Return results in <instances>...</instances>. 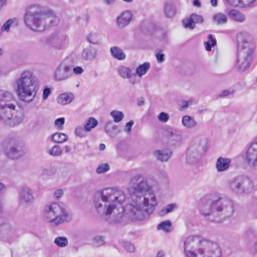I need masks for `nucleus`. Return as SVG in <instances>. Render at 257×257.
<instances>
[{"instance_id":"nucleus-1","label":"nucleus","mask_w":257,"mask_h":257,"mask_svg":"<svg viewBox=\"0 0 257 257\" xmlns=\"http://www.w3.org/2000/svg\"><path fill=\"white\" fill-rule=\"evenodd\" d=\"M127 190L133 198L128 205L133 219L142 220L153 213L158 204L156 195L152 186L141 175H136L132 178Z\"/></svg>"},{"instance_id":"nucleus-2","label":"nucleus","mask_w":257,"mask_h":257,"mask_svg":"<svg viewBox=\"0 0 257 257\" xmlns=\"http://www.w3.org/2000/svg\"><path fill=\"white\" fill-rule=\"evenodd\" d=\"M124 193L114 188H105L96 192L94 196L93 203L97 213L111 223L121 221L125 200Z\"/></svg>"},{"instance_id":"nucleus-3","label":"nucleus","mask_w":257,"mask_h":257,"mask_svg":"<svg viewBox=\"0 0 257 257\" xmlns=\"http://www.w3.org/2000/svg\"><path fill=\"white\" fill-rule=\"evenodd\" d=\"M184 250L187 257H221L219 244L198 235H191L184 242Z\"/></svg>"},{"instance_id":"nucleus-4","label":"nucleus","mask_w":257,"mask_h":257,"mask_svg":"<svg viewBox=\"0 0 257 257\" xmlns=\"http://www.w3.org/2000/svg\"><path fill=\"white\" fill-rule=\"evenodd\" d=\"M24 21L31 30L42 32L50 26L57 25L59 19L51 12H45L40 5H32L26 11Z\"/></svg>"},{"instance_id":"nucleus-5","label":"nucleus","mask_w":257,"mask_h":257,"mask_svg":"<svg viewBox=\"0 0 257 257\" xmlns=\"http://www.w3.org/2000/svg\"><path fill=\"white\" fill-rule=\"evenodd\" d=\"M17 104L12 93L0 91V119L10 125L21 123L24 118V113L17 109Z\"/></svg>"},{"instance_id":"nucleus-6","label":"nucleus","mask_w":257,"mask_h":257,"mask_svg":"<svg viewBox=\"0 0 257 257\" xmlns=\"http://www.w3.org/2000/svg\"><path fill=\"white\" fill-rule=\"evenodd\" d=\"M237 56L236 67L240 71H245L250 66L252 55L256 48L255 39L250 36L248 40L244 32H240L237 35Z\"/></svg>"},{"instance_id":"nucleus-7","label":"nucleus","mask_w":257,"mask_h":257,"mask_svg":"<svg viewBox=\"0 0 257 257\" xmlns=\"http://www.w3.org/2000/svg\"><path fill=\"white\" fill-rule=\"evenodd\" d=\"M46 220L55 225L69 221L70 218L65 207L59 203H52L45 208Z\"/></svg>"},{"instance_id":"nucleus-8","label":"nucleus","mask_w":257,"mask_h":257,"mask_svg":"<svg viewBox=\"0 0 257 257\" xmlns=\"http://www.w3.org/2000/svg\"><path fill=\"white\" fill-rule=\"evenodd\" d=\"M38 89L34 81H18L16 92L21 101L30 103L35 99Z\"/></svg>"},{"instance_id":"nucleus-9","label":"nucleus","mask_w":257,"mask_h":257,"mask_svg":"<svg viewBox=\"0 0 257 257\" xmlns=\"http://www.w3.org/2000/svg\"><path fill=\"white\" fill-rule=\"evenodd\" d=\"M206 140L201 139L192 142L188 148L185 156L186 162L193 164L198 162L206 152Z\"/></svg>"},{"instance_id":"nucleus-10","label":"nucleus","mask_w":257,"mask_h":257,"mask_svg":"<svg viewBox=\"0 0 257 257\" xmlns=\"http://www.w3.org/2000/svg\"><path fill=\"white\" fill-rule=\"evenodd\" d=\"M213 208L216 212L221 213L225 217L229 218L234 213V207L232 201L229 198L219 197L215 199Z\"/></svg>"},{"instance_id":"nucleus-11","label":"nucleus","mask_w":257,"mask_h":257,"mask_svg":"<svg viewBox=\"0 0 257 257\" xmlns=\"http://www.w3.org/2000/svg\"><path fill=\"white\" fill-rule=\"evenodd\" d=\"M4 153L6 157L11 160L18 159L25 154L20 147L19 141L13 138L7 140Z\"/></svg>"},{"instance_id":"nucleus-12","label":"nucleus","mask_w":257,"mask_h":257,"mask_svg":"<svg viewBox=\"0 0 257 257\" xmlns=\"http://www.w3.org/2000/svg\"><path fill=\"white\" fill-rule=\"evenodd\" d=\"M73 76L72 62L69 59L61 62L56 69L55 77L57 80L70 79Z\"/></svg>"},{"instance_id":"nucleus-13","label":"nucleus","mask_w":257,"mask_h":257,"mask_svg":"<svg viewBox=\"0 0 257 257\" xmlns=\"http://www.w3.org/2000/svg\"><path fill=\"white\" fill-rule=\"evenodd\" d=\"M244 163L251 169L257 170V136L246 152Z\"/></svg>"},{"instance_id":"nucleus-14","label":"nucleus","mask_w":257,"mask_h":257,"mask_svg":"<svg viewBox=\"0 0 257 257\" xmlns=\"http://www.w3.org/2000/svg\"><path fill=\"white\" fill-rule=\"evenodd\" d=\"M18 198L20 204L22 206H30L34 200L33 190L27 186L22 187L19 190Z\"/></svg>"},{"instance_id":"nucleus-15","label":"nucleus","mask_w":257,"mask_h":257,"mask_svg":"<svg viewBox=\"0 0 257 257\" xmlns=\"http://www.w3.org/2000/svg\"><path fill=\"white\" fill-rule=\"evenodd\" d=\"M215 199L212 200L210 195H206L201 198L199 203V208L200 212L205 216L210 215L213 212H216L213 208Z\"/></svg>"},{"instance_id":"nucleus-16","label":"nucleus","mask_w":257,"mask_h":257,"mask_svg":"<svg viewBox=\"0 0 257 257\" xmlns=\"http://www.w3.org/2000/svg\"><path fill=\"white\" fill-rule=\"evenodd\" d=\"M132 18L133 14L131 11H124L117 17L115 25L118 29H124L129 25L132 20Z\"/></svg>"},{"instance_id":"nucleus-17","label":"nucleus","mask_w":257,"mask_h":257,"mask_svg":"<svg viewBox=\"0 0 257 257\" xmlns=\"http://www.w3.org/2000/svg\"><path fill=\"white\" fill-rule=\"evenodd\" d=\"M253 189L254 185L251 180L247 177L242 176L238 194H248L251 192Z\"/></svg>"},{"instance_id":"nucleus-18","label":"nucleus","mask_w":257,"mask_h":257,"mask_svg":"<svg viewBox=\"0 0 257 257\" xmlns=\"http://www.w3.org/2000/svg\"><path fill=\"white\" fill-rule=\"evenodd\" d=\"M117 72L122 78L124 79H131L135 78L134 70L126 66L121 65L118 66Z\"/></svg>"},{"instance_id":"nucleus-19","label":"nucleus","mask_w":257,"mask_h":257,"mask_svg":"<svg viewBox=\"0 0 257 257\" xmlns=\"http://www.w3.org/2000/svg\"><path fill=\"white\" fill-rule=\"evenodd\" d=\"M172 155V152L169 149L156 150L153 153L154 157L161 162L168 161Z\"/></svg>"},{"instance_id":"nucleus-20","label":"nucleus","mask_w":257,"mask_h":257,"mask_svg":"<svg viewBox=\"0 0 257 257\" xmlns=\"http://www.w3.org/2000/svg\"><path fill=\"white\" fill-rule=\"evenodd\" d=\"M231 163V160L229 158L219 157L216 162L215 167L218 172H224L228 169Z\"/></svg>"},{"instance_id":"nucleus-21","label":"nucleus","mask_w":257,"mask_h":257,"mask_svg":"<svg viewBox=\"0 0 257 257\" xmlns=\"http://www.w3.org/2000/svg\"><path fill=\"white\" fill-rule=\"evenodd\" d=\"M181 124L186 129H194L198 125V122L195 118L189 115H185L182 117Z\"/></svg>"},{"instance_id":"nucleus-22","label":"nucleus","mask_w":257,"mask_h":257,"mask_svg":"<svg viewBox=\"0 0 257 257\" xmlns=\"http://www.w3.org/2000/svg\"><path fill=\"white\" fill-rule=\"evenodd\" d=\"M230 19L232 21L238 23H243L246 21L245 15L236 10H231L228 13Z\"/></svg>"},{"instance_id":"nucleus-23","label":"nucleus","mask_w":257,"mask_h":257,"mask_svg":"<svg viewBox=\"0 0 257 257\" xmlns=\"http://www.w3.org/2000/svg\"><path fill=\"white\" fill-rule=\"evenodd\" d=\"M74 99L72 93H64L59 95L56 99L57 102L61 105H67L70 103Z\"/></svg>"},{"instance_id":"nucleus-24","label":"nucleus","mask_w":257,"mask_h":257,"mask_svg":"<svg viewBox=\"0 0 257 257\" xmlns=\"http://www.w3.org/2000/svg\"><path fill=\"white\" fill-rule=\"evenodd\" d=\"M242 176L231 179L228 182V188L233 193L238 194Z\"/></svg>"},{"instance_id":"nucleus-25","label":"nucleus","mask_w":257,"mask_h":257,"mask_svg":"<svg viewBox=\"0 0 257 257\" xmlns=\"http://www.w3.org/2000/svg\"><path fill=\"white\" fill-rule=\"evenodd\" d=\"M111 56L119 61L123 60L126 58V55L123 51L119 47L114 46L110 49Z\"/></svg>"},{"instance_id":"nucleus-26","label":"nucleus","mask_w":257,"mask_h":257,"mask_svg":"<svg viewBox=\"0 0 257 257\" xmlns=\"http://www.w3.org/2000/svg\"><path fill=\"white\" fill-rule=\"evenodd\" d=\"M117 126L112 121L107 122L104 127L105 133L111 138L115 137L119 133V131H117Z\"/></svg>"},{"instance_id":"nucleus-27","label":"nucleus","mask_w":257,"mask_h":257,"mask_svg":"<svg viewBox=\"0 0 257 257\" xmlns=\"http://www.w3.org/2000/svg\"><path fill=\"white\" fill-rule=\"evenodd\" d=\"M151 64L148 62H146L140 65L136 69L135 72V77L138 76L141 78L145 75L150 69Z\"/></svg>"},{"instance_id":"nucleus-28","label":"nucleus","mask_w":257,"mask_h":257,"mask_svg":"<svg viewBox=\"0 0 257 257\" xmlns=\"http://www.w3.org/2000/svg\"><path fill=\"white\" fill-rule=\"evenodd\" d=\"M164 12L167 18L174 17L176 13V8L174 4L171 2H167L164 6Z\"/></svg>"},{"instance_id":"nucleus-29","label":"nucleus","mask_w":257,"mask_h":257,"mask_svg":"<svg viewBox=\"0 0 257 257\" xmlns=\"http://www.w3.org/2000/svg\"><path fill=\"white\" fill-rule=\"evenodd\" d=\"M212 21L216 25H222L227 23L228 18L225 14L219 12L213 15Z\"/></svg>"},{"instance_id":"nucleus-30","label":"nucleus","mask_w":257,"mask_h":257,"mask_svg":"<svg viewBox=\"0 0 257 257\" xmlns=\"http://www.w3.org/2000/svg\"><path fill=\"white\" fill-rule=\"evenodd\" d=\"M19 22L16 18H12L8 20L1 28L2 31L9 32L11 27L17 26L18 25Z\"/></svg>"},{"instance_id":"nucleus-31","label":"nucleus","mask_w":257,"mask_h":257,"mask_svg":"<svg viewBox=\"0 0 257 257\" xmlns=\"http://www.w3.org/2000/svg\"><path fill=\"white\" fill-rule=\"evenodd\" d=\"M98 124V121L94 117H90L87 119L84 126L87 132H89L92 129L95 128Z\"/></svg>"},{"instance_id":"nucleus-32","label":"nucleus","mask_w":257,"mask_h":257,"mask_svg":"<svg viewBox=\"0 0 257 257\" xmlns=\"http://www.w3.org/2000/svg\"><path fill=\"white\" fill-rule=\"evenodd\" d=\"M97 55V51L95 49L87 48L83 51L82 56L86 60L95 59Z\"/></svg>"},{"instance_id":"nucleus-33","label":"nucleus","mask_w":257,"mask_h":257,"mask_svg":"<svg viewBox=\"0 0 257 257\" xmlns=\"http://www.w3.org/2000/svg\"><path fill=\"white\" fill-rule=\"evenodd\" d=\"M13 231L12 225L8 222L0 223V232L4 234H9Z\"/></svg>"},{"instance_id":"nucleus-34","label":"nucleus","mask_w":257,"mask_h":257,"mask_svg":"<svg viewBox=\"0 0 257 257\" xmlns=\"http://www.w3.org/2000/svg\"><path fill=\"white\" fill-rule=\"evenodd\" d=\"M67 136L62 133H55L52 137V140L57 143H63L67 140Z\"/></svg>"},{"instance_id":"nucleus-35","label":"nucleus","mask_w":257,"mask_h":257,"mask_svg":"<svg viewBox=\"0 0 257 257\" xmlns=\"http://www.w3.org/2000/svg\"><path fill=\"white\" fill-rule=\"evenodd\" d=\"M110 115L112 117L113 121L116 123L120 122L124 116L122 111L115 110L111 111Z\"/></svg>"},{"instance_id":"nucleus-36","label":"nucleus","mask_w":257,"mask_h":257,"mask_svg":"<svg viewBox=\"0 0 257 257\" xmlns=\"http://www.w3.org/2000/svg\"><path fill=\"white\" fill-rule=\"evenodd\" d=\"M58 167L56 165H51L47 168H45L43 170V173L44 175L51 176L55 175L57 173Z\"/></svg>"},{"instance_id":"nucleus-37","label":"nucleus","mask_w":257,"mask_h":257,"mask_svg":"<svg viewBox=\"0 0 257 257\" xmlns=\"http://www.w3.org/2000/svg\"><path fill=\"white\" fill-rule=\"evenodd\" d=\"M54 243L59 247H64L68 245V241L66 237L59 236L54 239Z\"/></svg>"},{"instance_id":"nucleus-38","label":"nucleus","mask_w":257,"mask_h":257,"mask_svg":"<svg viewBox=\"0 0 257 257\" xmlns=\"http://www.w3.org/2000/svg\"><path fill=\"white\" fill-rule=\"evenodd\" d=\"M88 41L93 44H99L101 42L100 35L96 33H91L88 37Z\"/></svg>"},{"instance_id":"nucleus-39","label":"nucleus","mask_w":257,"mask_h":257,"mask_svg":"<svg viewBox=\"0 0 257 257\" xmlns=\"http://www.w3.org/2000/svg\"><path fill=\"white\" fill-rule=\"evenodd\" d=\"M171 222L170 220L163 221L159 223L157 226L159 230H163L165 232H170L171 231Z\"/></svg>"},{"instance_id":"nucleus-40","label":"nucleus","mask_w":257,"mask_h":257,"mask_svg":"<svg viewBox=\"0 0 257 257\" xmlns=\"http://www.w3.org/2000/svg\"><path fill=\"white\" fill-rule=\"evenodd\" d=\"M74 133L77 137L83 138L86 137L87 131L85 130L84 126L79 125L75 128Z\"/></svg>"},{"instance_id":"nucleus-41","label":"nucleus","mask_w":257,"mask_h":257,"mask_svg":"<svg viewBox=\"0 0 257 257\" xmlns=\"http://www.w3.org/2000/svg\"><path fill=\"white\" fill-rule=\"evenodd\" d=\"M177 206L175 204H170L163 208L162 210L159 212V215L160 216H163L167 213L172 212L174 209H176Z\"/></svg>"},{"instance_id":"nucleus-42","label":"nucleus","mask_w":257,"mask_h":257,"mask_svg":"<svg viewBox=\"0 0 257 257\" xmlns=\"http://www.w3.org/2000/svg\"><path fill=\"white\" fill-rule=\"evenodd\" d=\"M48 153L52 156H60L62 154V150L60 146L55 145L49 150Z\"/></svg>"},{"instance_id":"nucleus-43","label":"nucleus","mask_w":257,"mask_h":257,"mask_svg":"<svg viewBox=\"0 0 257 257\" xmlns=\"http://www.w3.org/2000/svg\"><path fill=\"white\" fill-rule=\"evenodd\" d=\"M208 41L204 42V45L205 47V49L207 51H210L211 50V48L212 46H214L216 42V40L213 39V36L211 34H210L208 36Z\"/></svg>"},{"instance_id":"nucleus-44","label":"nucleus","mask_w":257,"mask_h":257,"mask_svg":"<svg viewBox=\"0 0 257 257\" xmlns=\"http://www.w3.org/2000/svg\"><path fill=\"white\" fill-rule=\"evenodd\" d=\"M34 79H35V77L33 75L32 72L26 70L21 73V77L19 80H33Z\"/></svg>"},{"instance_id":"nucleus-45","label":"nucleus","mask_w":257,"mask_h":257,"mask_svg":"<svg viewBox=\"0 0 257 257\" xmlns=\"http://www.w3.org/2000/svg\"><path fill=\"white\" fill-rule=\"evenodd\" d=\"M183 24L185 28L193 30L195 28V24L190 16L183 20Z\"/></svg>"},{"instance_id":"nucleus-46","label":"nucleus","mask_w":257,"mask_h":257,"mask_svg":"<svg viewBox=\"0 0 257 257\" xmlns=\"http://www.w3.org/2000/svg\"><path fill=\"white\" fill-rule=\"evenodd\" d=\"M110 169L109 165L107 163H102L100 164L96 170V173L100 174L104 173Z\"/></svg>"},{"instance_id":"nucleus-47","label":"nucleus","mask_w":257,"mask_h":257,"mask_svg":"<svg viewBox=\"0 0 257 257\" xmlns=\"http://www.w3.org/2000/svg\"><path fill=\"white\" fill-rule=\"evenodd\" d=\"M168 136L170 138L175 137L177 139L180 140L181 139V132L176 129H171L168 131Z\"/></svg>"},{"instance_id":"nucleus-48","label":"nucleus","mask_w":257,"mask_h":257,"mask_svg":"<svg viewBox=\"0 0 257 257\" xmlns=\"http://www.w3.org/2000/svg\"><path fill=\"white\" fill-rule=\"evenodd\" d=\"M122 246L126 251L130 253H133L135 250L134 245L128 241H124L122 243Z\"/></svg>"},{"instance_id":"nucleus-49","label":"nucleus","mask_w":257,"mask_h":257,"mask_svg":"<svg viewBox=\"0 0 257 257\" xmlns=\"http://www.w3.org/2000/svg\"><path fill=\"white\" fill-rule=\"evenodd\" d=\"M92 241L94 244L99 246L103 245L105 243V238L102 236L94 237L92 239Z\"/></svg>"},{"instance_id":"nucleus-50","label":"nucleus","mask_w":257,"mask_h":257,"mask_svg":"<svg viewBox=\"0 0 257 257\" xmlns=\"http://www.w3.org/2000/svg\"><path fill=\"white\" fill-rule=\"evenodd\" d=\"M191 19L193 20L195 25L196 24H201L203 22L204 19L201 15H197L196 14H192L190 15Z\"/></svg>"},{"instance_id":"nucleus-51","label":"nucleus","mask_w":257,"mask_h":257,"mask_svg":"<svg viewBox=\"0 0 257 257\" xmlns=\"http://www.w3.org/2000/svg\"><path fill=\"white\" fill-rule=\"evenodd\" d=\"M158 120L163 123L167 122L169 119V115L165 112H162L158 115Z\"/></svg>"},{"instance_id":"nucleus-52","label":"nucleus","mask_w":257,"mask_h":257,"mask_svg":"<svg viewBox=\"0 0 257 257\" xmlns=\"http://www.w3.org/2000/svg\"><path fill=\"white\" fill-rule=\"evenodd\" d=\"M65 123V118L60 117L56 119L54 122L55 125L59 129L61 130L63 128Z\"/></svg>"},{"instance_id":"nucleus-53","label":"nucleus","mask_w":257,"mask_h":257,"mask_svg":"<svg viewBox=\"0 0 257 257\" xmlns=\"http://www.w3.org/2000/svg\"><path fill=\"white\" fill-rule=\"evenodd\" d=\"M134 124V121L133 120H130V121L127 122L125 123L124 128V131L125 132L127 135H129L131 131H132V128L133 125Z\"/></svg>"},{"instance_id":"nucleus-54","label":"nucleus","mask_w":257,"mask_h":257,"mask_svg":"<svg viewBox=\"0 0 257 257\" xmlns=\"http://www.w3.org/2000/svg\"><path fill=\"white\" fill-rule=\"evenodd\" d=\"M72 72L73 73V75H79L83 73V69L80 66H77L74 67V65L72 63Z\"/></svg>"},{"instance_id":"nucleus-55","label":"nucleus","mask_w":257,"mask_h":257,"mask_svg":"<svg viewBox=\"0 0 257 257\" xmlns=\"http://www.w3.org/2000/svg\"><path fill=\"white\" fill-rule=\"evenodd\" d=\"M51 92V89L48 87H46L43 92V99L46 100Z\"/></svg>"},{"instance_id":"nucleus-56","label":"nucleus","mask_w":257,"mask_h":257,"mask_svg":"<svg viewBox=\"0 0 257 257\" xmlns=\"http://www.w3.org/2000/svg\"><path fill=\"white\" fill-rule=\"evenodd\" d=\"M164 54H163L161 52H158L156 54V57L157 60V61L159 63H162L164 61L165 58H164Z\"/></svg>"},{"instance_id":"nucleus-57","label":"nucleus","mask_w":257,"mask_h":257,"mask_svg":"<svg viewBox=\"0 0 257 257\" xmlns=\"http://www.w3.org/2000/svg\"><path fill=\"white\" fill-rule=\"evenodd\" d=\"M63 194V190L62 189H58L55 191L53 195H54V197L56 199H58L62 197Z\"/></svg>"},{"instance_id":"nucleus-58","label":"nucleus","mask_w":257,"mask_h":257,"mask_svg":"<svg viewBox=\"0 0 257 257\" xmlns=\"http://www.w3.org/2000/svg\"><path fill=\"white\" fill-rule=\"evenodd\" d=\"M189 105V101H183L180 105L179 110H186L188 108Z\"/></svg>"},{"instance_id":"nucleus-59","label":"nucleus","mask_w":257,"mask_h":257,"mask_svg":"<svg viewBox=\"0 0 257 257\" xmlns=\"http://www.w3.org/2000/svg\"><path fill=\"white\" fill-rule=\"evenodd\" d=\"M102 2L104 5L108 6H111L116 3V0H102Z\"/></svg>"},{"instance_id":"nucleus-60","label":"nucleus","mask_w":257,"mask_h":257,"mask_svg":"<svg viewBox=\"0 0 257 257\" xmlns=\"http://www.w3.org/2000/svg\"><path fill=\"white\" fill-rule=\"evenodd\" d=\"M233 92H230L229 90H223L219 95V97H226V96L229 95L231 93H232Z\"/></svg>"},{"instance_id":"nucleus-61","label":"nucleus","mask_w":257,"mask_h":257,"mask_svg":"<svg viewBox=\"0 0 257 257\" xmlns=\"http://www.w3.org/2000/svg\"><path fill=\"white\" fill-rule=\"evenodd\" d=\"M8 0H0V12L3 8L7 5Z\"/></svg>"},{"instance_id":"nucleus-62","label":"nucleus","mask_w":257,"mask_h":257,"mask_svg":"<svg viewBox=\"0 0 257 257\" xmlns=\"http://www.w3.org/2000/svg\"><path fill=\"white\" fill-rule=\"evenodd\" d=\"M193 5L197 8H200L201 6V3L199 0H194Z\"/></svg>"},{"instance_id":"nucleus-63","label":"nucleus","mask_w":257,"mask_h":257,"mask_svg":"<svg viewBox=\"0 0 257 257\" xmlns=\"http://www.w3.org/2000/svg\"><path fill=\"white\" fill-rule=\"evenodd\" d=\"M144 103H145V102H144V99L143 98L141 97V98L138 99V105L141 106V105H144Z\"/></svg>"},{"instance_id":"nucleus-64","label":"nucleus","mask_w":257,"mask_h":257,"mask_svg":"<svg viewBox=\"0 0 257 257\" xmlns=\"http://www.w3.org/2000/svg\"><path fill=\"white\" fill-rule=\"evenodd\" d=\"M157 257H165V253L163 251H159L157 255Z\"/></svg>"}]
</instances>
